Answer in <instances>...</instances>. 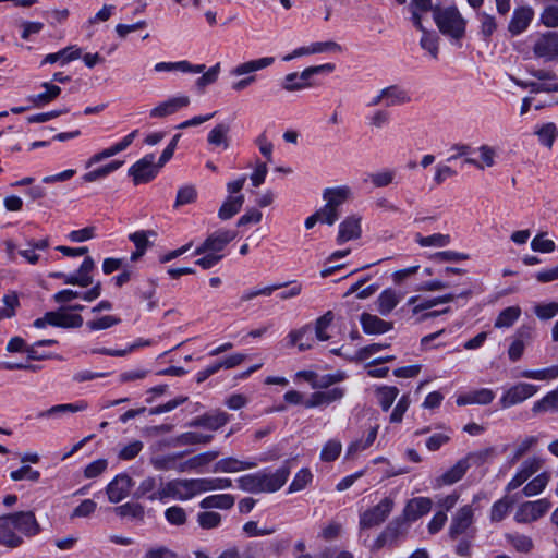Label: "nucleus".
<instances>
[{"instance_id": "obj_1", "label": "nucleus", "mask_w": 558, "mask_h": 558, "mask_svg": "<svg viewBox=\"0 0 558 558\" xmlns=\"http://www.w3.org/2000/svg\"><path fill=\"white\" fill-rule=\"evenodd\" d=\"M39 532V525L32 511H20L0 517V545L15 548L23 543V537Z\"/></svg>"}, {"instance_id": "obj_2", "label": "nucleus", "mask_w": 558, "mask_h": 558, "mask_svg": "<svg viewBox=\"0 0 558 558\" xmlns=\"http://www.w3.org/2000/svg\"><path fill=\"white\" fill-rule=\"evenodd\" d=\"M290 472L289 461H286L274 472L264 469L239 477L236 483L240 489L247 493H275L287 483Z\"/></svg>"}, {"instance_id": "obj_3", "label": "nucleus", "mask_w": 558, "mask_h": 558, "mask_svg": "<svg viewBox=\"0 0 558 558\" xmlns=\"http://www.w3.org/2000/svg\"><path fill=\"white\" fill-rule=\"evenodd\" d=\"M201 494L198 478H175L160 482L157 493L149 495L150 501L166 502L168 499L189 500Z\"/></svg>"}, {"instance_id": "obj_4", "label": "nucleus", "mask_w": 558, "mask_h": 558, "mask_svg": "<svg viewBox=\"0 0 558 558\" xmlns=\"http://www.w3.org/2000/svg\"><path fill=\"white\" fill-rule=\"evenodd\" d=\"M433 17L442 35L453 39H461L465 35L466 20L456 5L434 9Z\"/></svg>"}, {"instance_id": "obj_5", "label": "nucleus", "mask_w": 558, "mask_h": 558, "mask_svg": "<svg viewBox=\"0 0 558 558\" xmlns=\"http://www.w3.org/2000/svg\"><path fill=\"white\" fill-rule=\"evenodd\" d=\"M275 62L274 57H263L259 59L248 60L242 63H239L234 68L230 70L231 76H243L238 82H234L231 88L235 92H241L254 84L257 80L256 72L262 71Z\"/></svg>"}, {"instance_id": "obj_6", "label": "nucleus", "mask_w": 558, "mask_h": 558, "mask_svg": "<svg viewBox=\"0 0 558 558\" xmlns=\"http://www.w3.org/2000/svg\"><path fill=\"white\" fill-rule=\"evenodd\" d=\"M336 69L333 63H325L315 66H308L304 69L301 73H289L284 76L282 88L288 92H295L307 88L311 86L308 82L313 75L322 74V73H331Z\"/></svg>"}, {"instance_id": "obj_7", "label": "nucleus", "mask_w": 558, "mask_h": 558, "mask_svg": "<svg viewBox=\"0 0 558 558\" xmlns=\"http://www.w3.org/2000/svg\"><path fill=\"white\" fill-rule=\"evenodd\" d=\"M490 452V449H485L478 452H472L465 459L459 460L451 469H449L440 477L437 478V485H452L459 482L470 468L469 461H473L474 463H482L486 460Z\"/></svg>"}, {"instance_id": "obj_8", "label": "nucleus", "mask_w": 558, "mask_h": 558, "mask_svg": "<svg viewBox=\"0 0 558 558\" xmlns=\"http://www.w3.org/2000/svg\"><path fill=\"white\" fill-rule=\"evenodd\" d=\"M395 501L390 497H385L376 506L365 510L360 514V530H368L380 525L391 513Z\"/></svg>"}, {"instance_id": "obj_9", "label": "nucleus", "mask_w": 558, "mask_h": 558, "mask_svg": "<svg viewBox=\"0 0 558 558\" xmlns=\"http://www.w3.org/2000/svg\"><path fill=\"white\" fill-rule=\"evenodd\" d=\"M407 532L408 526L403 520H401V518H396L376 537L371 546V550L377 551L386 546H397L399 541L405 536Z\"/></svg>"}, {"instance_id": "obj_10", "label": "nucleus", "mask_w": 558, "mask_h": 558, "mask_svg": "<svg viewBox=\"0 0 558 558\" xmlns=\"http://www.w3.org/2000/svg\"><path fill=\"white\" fill-rule=\"evenodd\" d=\"M236 238L233 230L219 229L210 233L205 241L196 247L194 255H201L203 252H209L214 255H225L223 250Z\"/></svg>"}, {"instance_id": "obj_11", "label": "nucleus", "mask_w": 558, "mask_h": 558, "mask_svg": "<svg viewBox=\"0 0 558 558\" xmlns=\"http://www.w3.org/2000/svg\"><path fill=\"white\" fill-rule=\"evenodd\" d=\"M550 507L551 502L547 498L525 501L518 507L513 519L518 523H532L545 515Z\"/></svg>"}, {"instance_id": "obj_12", "label": "nucleus", "mask_w": 558, "mask_h": 558, "mask_svg": "<svg viewBox=\"0 0 558 558\" xmlns=\"http://www.w3.org/2000/svg\"><path fill=\"white\" fill-rule=\"evenodd\" d=\"M537 386L527 383H519L508 388L501 398L499 404L501 409H509L515 404L522 403L537 392Z\"/></svg>"}, {"instance_id": "obj_13", "label": "nucleus", "mask_w": 558, "mask_h": 558, "mask_svg": "<svg viewBox=\"0 0 558 558\" xmlns=\"http://www.w3.org/2000/svg\"><path fill=\"white\" fill-rule=\"evenodd\" d=\"M159 168L155 163V155L147 154L142 159L136 161L129 169V174L133 178L135 185L147 183L155 179L158 174Z\"/></svg>"}, {"instance_id": "obj_14", "label": "nucleus", "mask_w": 558, "mask_h": 558, "mask_svg": "<svg viewBox=\"0 0 558 558\" xmlns=\"http://www.w3.org/2000/svg\"><path fill=\"white\" fill-rule=\"evenodd\" d=\"M533 52L536 58L545 61L558 59V33L547 32L541 35L534 43Z\"/></svg>"}, {"instance_id": "obj_15", "label": "nucleus", "mask_w": 558, "mask_h": 558, "mask_svg": "<svg viewBox=\"0 0 558 558\" xmlns=\"http://www.w3.org/2000/svg\"><path fill=\"white\" fill-rule=\"evenodd\" d=\"M474 522V510L471 505H465L461 507L451 519L450 527H449V536L451 538H457L462 534H466L472 530V525Z\"/></svg>"}, {"instance_id": "obj_16", "label": "nucleus", "mask_w": 558, "mask_h": 558, "mask_svg": "<svg viewBox=\"0 0 558 558\" xmlns=\"http://www.w3.org/2000/svg\"><path fill=\"white\" fill-rule=\"evenodd\" d=\"M345 395L342 387H332L327 390L313 392L305 401L304 407L307 409L327 407L333 402L340 401Z\"/></svg>"}, {"instance_id": "obj_17", "label": "nucleus", "mask_w": 558, "mask_h": 558, "mask_svg": "<svg viewBox=\"0 0 558 558\" xmlns=\"http://www.w3.org/2000/svg\"><path fill=\"white\" fill-rule=\"evenodd\" d=\"M138 135V130H134L131 133H129L126 136H124L121 141L118 143L111 145L110 147H107L102 149L99 153L94 154L85 163V168L88 169L92 166L102 161L104 159L110 158L123 150H125L136 138Z\"/></svg>"}, {"instance_id": "obj_18", "label": "nucleus", "mask_w": 558, "mask_h": 558, "mask_svg": "<svg viewBox=\"0 0 558 558\" xmlns=\"http://www.w3.org/2000/svg\"><path fill=\"white\" fill-rule=\"evenodd\" d=\"M138 135V130H134L131 133H129L126 136H124L121 141L118 143L111 145L110 147H107L102 149L99 153L94 154L85 163V168L88 169L92 166L102 161L104 159L110 158L123 150H125L136 138Z\"/></svg>"}, {"instance_id": "obj_19", "label": "nucleus", "mask_w": 558, "mask_h": 558, "mask_svg": "<svg viewBox=\"0 0 558 558\" xmlns=\"http://www.w3.org/2000/svg\"><path fill=\"white\" fill-rule=\"evenodd\" d=\"M132 485V478L128 474H118L106 487L109 501L117 504L123 500L128 497Z\"/></svg>"}, {"instance_id": "obj_20", "label": "nucleus", "mask_w": 558, "mask_h": 558, "mask_svg": "<svg viewBox=\"0 0 558 558\" xmlns=\"http://www.w3.org/2000/svg\"><path fill=\"white\" fill-rule=\"evenodd\" d=\"M432 506L433 501L428 497L412 498L407 502L401 520H403L404 523L407 521L414 522L423 515L427 514L430 511Z\"/></svg>"}, {"instance_id": "obj_21", "label": "nucleus", "mask_w": 558, "mask_h": 558, "mask_svg": "<svg viewBox=\"0 0 558 558\" xmlns=\"http://www.w3.org/2000/svg\"><path fill=\"white\" fill-rule=\"evenodd\" d=\"M50 326L60 328H80L83 325V317L80 314L70 313L62 306L58 311L48 312Z\"/></svg>"}, {"instance_id": "obj_22", "label": "nucleus", "mask_w": 558, "mask_h": 558, "mask_svg": "<svg viewBox=\"0 0 558 558\" xmlns=\"http://www.w3.org/2000/svg\"><path fill=\"white\" fill-rule=\"evenodd\" d=\"M87 407H88V404L84 400H80L74 403L56 404L47 410L38 412L37 418L59 420L65 414L85 411L87 409Z\"/></svg>"}, {"instance_id": "obj_23", "label": "nucleus", "mask_w": 558, "mask_h": 558, "mask_svg": "<svg viewBox=\"0 0 558 558\" xmlns=\"http://www.w3.org/2000/svg\"><path fill=\"white\" fill-rule=\"evenodd\" d=\"M287 339L289 345L298 347L299 351L303 352L313 347L316 337L313 333L311 325H305L299 329L290 331Z\"/></svg>"}, {"instance_id": "obj_24", "label": "nucleus", "mask_w": 558, "mask_h": 558, "mask_svg": "<svg viewBox=\"0 0 558 558\" xmlns=\"http://www.w3.org/2000/svg\"><path fill=\"white\" fill-rule=\"evenodd\" d=\"M361 233V217L356 215L349 216L339 225L337 242L342 244L359 239Z\"/></svg>"}, {"instance_id": "obj_25", "label": "nucleus", "mask_w": 558, "mask_h": 558, "mask_svg": "<svg viewBox=\"0 0 558 558\" xmlns=\"http://www.w3.org/2000/svg\"><path fill=\"white\" fill-rule=\"evenodd\" d=\"M189 105L190 98L187 96L172 97L153 108L149 112V116L151 118H163L177 112L181 108L187 107Z\"/></svg>"}, {"instance_id": "obj_26", "label": "nucleus", "mask_w": 558, "mask_h": 558, "mask_svg": "<svg viewBox=\"0 0 558 558\" xmlns=\"http://www.w3.org/2000/svg\"><path fill=\"white\" fill-rule=\"evenodd\" d=\"M495 399V392L489 388H481L476 390H471L466 393L460 395L457 398V404L468 405V404H481L486 405L489 404Z\"/></svg>"}, {"instance_id": "obj_27", "label": "nucleus", "mask_w": 558, "mask_h": 558, "mask_svg": "<svg viewBox=\"0 0 558 558\" xmlns=\"http://www.w3.org/2000/svg\"><path fill=\"white\" fill-rule=\"evenodd\" d=\"M363 331L368 335H381L392 329V323L383 320L376 315L363 313L360 318Z\"/></svg>"}, {"instance_id": "obj_28", "label": "nucleus", "mask_w": 558, "mask_h": 558, "mask_svg": "<svg viewBox=\"0 0 558 558\" xmlns=\"http://www.w3.org/2000/svg\"><path fill=\"white\" fill-rule=\"evenodd\" d=\"M384 107L402 106L411 101L408 90L400 85H389L383 88Z\"/></svg>"}, {"instance_id": "obj_29", "label": "nucleus", "mask_w": 558, "mask_h": 558, "mask_svg": "<svg viewBox=\"0 0 558 558\" xmlns=\"http://www.w3.org/2000/svg\"><path fill=\"white\" fill-rule=\"evenodd\" d=\"M257 465L254 461H242L229 457L217 461L214 465L213 472L236 473L244 470L253 469Z\"/></svg>"}, {"instance_id": "obj_30", "label": "nucleus", "mask_w": 558, "mask_h": 558, "mask_svg": "<svg viewBox=\"0 0 558 558\" xmlns=\"http://www.w3.org/2000/svg\"><path fill=\"white\" fill-rule=\"evenodd\" d=\"M206 69L205 64H192L186 60L177 62H158L155 64L156 72L181 71L183 73H201Z\"/></svg>"}, {"instance_id": "obj_31", "label": "nucleus", "mask_w": 558, "mask_h": 558, "mask_svg": "<svg viewBox=\"0 0 558 558\" xmlns=\"http://www.w3.org/2000/svg\"><path fill=\"white\" fill-rule=\"evenodd\" d=\"M402 296V293L393 289L384 290L377 299V311L383 316H387L399 304Z\"/></svg>"}, {"instance_id": "obj_32", "label": "nucleus", "mask_w": 558, "mask_h": 558, "mask_svg": "<svg viewBox=\"0 0 558 558\" xmlns=\"http://www.w3.org/2000/svg\"><path fill=\"white\" fill-rule=\"evenodd\" d=\"M349 195L350 189L347 186L329 187L324 191L323 198L326 201L328 206L340 211L339 208L349 198Z\"/></svg>"}, {"instance_id": "obj_33", "label": "nucleus", "mask_w": 558, "mask_h": 558, "mask_svg": "<svg viewBox=\"0 0 558 558\" xmlns=\"http://www.w3.org/2000/svg\"><path fill=\"white\" fill-rule=\"evenodd\" d=\"M229 421V415L226 412H217L215 414H205L196 417L191 425L202 426L210 430H217Z\"/></svg>"}, {"instance_id": "obj_34", "label": "nucleus", "mask_w": 558, "mask_h": 558, "mask_svg": "<svg viewBox=\"0 0 558 558\" xmlns=\"http://www.w3.org/2000/svg\"><path fill=\"white\" fill-rule=\"evenodd\" d=\"M505 539L508 545H510L515 551L520 554L527 555L534 549V542L527 535L518 532L506 533Z\"/></svg>"}, {"instance_id": "obj_35", "label": "nucleus", "mask_w": 558, "mask_h": 558, "mask_svg": "<svg viewBox=\"0 0 558 558\" xmlns=\"http://www.w3.org/2000/svg\"><path fill=\"white\" fill-rule=\"evenodd\" d=\"M81 53L82 50L78 47L68 46L56 53L47 54L41 63H56L60 61L61 65H65L66 63L78 59Z\"/></svg>"}, {"instance_id": "obj_36", "label": "nucleus", "mask_w": 558, "mask_h": 558, "mask_svg": "<svg viewBox=\"0 0 558 558\" xmlns=\"http://www.w3.org/2000/svg\"><path fill=\"white\" fill-rule=\"evenodd\" d=\"M244 203V195H229L226 201L222 203L221 207L218 210V217L221 220H228L231 219L233 216H235L240 209L242 208Z\"/></svg>"}, {"instance_id": "obj_37", "label": "nucleus", "mask_w": 558, "mask_h": 558, "mask_svg": "<svg viewBox=\"0 0 558 558\" xmlns=\"http://www.w3.org/2000/svg\"><path fill=\"white\" fill-rule=\"evenodd\" d=\"M531 338V328L530 327H521L517 330L515 339L509 347L508 355L512 362H515L521 359L525 343V339Z\"/></svg>"}, {"instance_id": "obj_38", "label": "nucleus", "mask_w": 558, "mask_h": 558, "mask_svg": "<svg viewBox=\"0 0 558 558\" xmlns=\"http://www.w3.org/2000/svg\"><path fill=\"white\" fill-rule=\"evenodd\" d=\"M41 87L45 88V92L28 97V100L35 107L46 106L47 104L56 99L61 93V88L59 86L53 85L49 82H44L41 84Z\"/></svg>"}, {"instance_id": "obj_39", "label": "nucleus", "mask_w": 558, "mask_h": 558, "mask_svg": "<svg viewBox=\"0 0 558 558\" xmlns=\"http://www.w3.org/2000/svg\"><path fill=\"white\" fill-rule=\"evenodd\" d=\"M532 20V13L530 10L521 9L515 10L509 22L508 31L512 35H519L524 32Z\"/></svg>"}, {"instance_id": "obj_40", "label": "nucleus", "mask_w": 558, "mask_h": 558, "mask_svg": "<svg viewBox=\"0 0 558 558\" xmlns=\"http://www.w3.org/2000/svg\"><path fill=\"white\" fill-rule=\"evenodd\" d=\"M234 505V497L230 494L210 495L205 497L201 502L199 507L203 509H230Z\"/></svg>"}, {"instance_id": "obj_41", "label": "nucleus", "mask_w": 558, "mask_h": 558, "mask_svg": "<svg viewBox=\"0 0 558 558\" xmlns=\"http://www.w3.org/2000/svg\"><path fill=\"white\" fill-rule=\"evenodd\" d=\"M476 11V19L480 21V35L485 41H489L490 37L497 29V22L496 19L484 12V11Z\"/></svg>"}, {"instance_id": "obj_42", "label": "nucleus", "mask_w": 558, "mask_h": 558, "mask_svg": "<svg viewBox=\"0 0 558 558\" xmlns=\"http://www.w3.org/2000/svg\"><path fill=\"white\" fill-rule=\"evenodd\" d=\"M521 313V307L518 305L506 307L497 316L494 327L510 328L520 318Z\"/></svg>"}, {"instance_id": "obj_43", "label": "nucleus", "mask_w": 558, "mask_h": 558, "mask_svg": "<svg viewBox=\"0 0 558 558\" xmlns=\"http://www.w3.org/2000/svg\"><path fill=\"white\" fill-rule=\"evenodd\" d=\"M123 165V161H119V160H113L105 166H101L97 169H94L87 173H85L83 177H82V180L86 183H89V182H95V181H98V180H101L106 177H108L110 173L114 172L116 170H118L119 168H121Z\"/></svg>"}, {"instance_id": "obj_44", "label": "nucleus", "mask_w": 558, "mask_h": 558, "mask_svg": "<svg viewBox=\"0 0 558 558\" xmlns=\"http://www.w3.org/2000/svg\"><path fill=\"white\" fill-rule=\"evenodd\" d=\"M550 480L548 472H543L530 481L522 489L525 497H532L541 494L547 486Z\"/></svg>"}, {"instance_id": "obj_45", "label": "nucleus", "mask_w": 558, "mask_h": 558, "mask_svg": "<svg viewBox=\"0 0 558 558\" xmlns=\"http://www.w3.org/2000/svg\"><path fill=\"white\" fill-rule=\"evenodd\" d=\"M378 428H379L378 425L373 426L372 428H369L365 439H360V440L353 441L348 447L347 456L348 457H353L356 453H359V452L369 448L374 444V441H375V439L377 437Z\"/></svg>"}, {"instance_id": "obj_46", "label": "nucleus", "mask_w": 558, "mask_h": 558, "mask_svg": "<svg viewBox=\"0 0 558 558\" xmlns=\"http://www.w3.org/2000/svg\"><path fill=\"white\" fill-rule=\"evenodd\" d=\"M230 132V125L227 123L217 124L207 136V141L210 145L214 146H223L227 148L228 144V134Z\"/></svg>"}, {"instance_id": "obj_47", "label": "nucleus", "mask_w": 558, "mask_h": 558, "mask_svg": "<svg viewBox=\"0 0 558 558\" xmlns=\"http://www.w3.org/2000/svg\"><path fill=\"white\" fill-rule=\"evenodd\" d=\"M150 343L151 342L149 340L137 339L135 342H133L125 349L113 350V349H107V348H99V349L92 350V353L104 354V355H109V356H125L138 348L150 345Z\"/></svg>"}, {"instance_id": "obj_48", "label": "nucleus", "mask_w": 558, "mask_h": 558, "mask_svg": "<svg viewBox=\"0 0 558 558\" xmlns=\"http://www.w3.org/2000/svg\"><path fill=\"white\" fill-rule=\"evenodd\" d=\"M398 395L399 389L395 386H380L376 389V397L385 412L390 409Z\"/></svg>"}, {"instance_id": "obj_49", "label": "nucleus", "mask_w": 558, "mask_h": 558, "mask_svg": "<svg viewBox=\"0 0 558 558\" xmlns=\"http://www.w3.org/2000/svg\"><path fill=\"white\" fill-rule=\"evenodd\" d=\"M335 316L331 311H327L323 316L316 319L313 333L318 341H327L330 336L327 333V329L331 325Z\"/></svg>"}, {"instance_id": "obj_50", "label": "nucleus", "mask_w": 558, "mask_h": 558, "mask_svg": "<svg viewBox=\"0 0 558 558\" xmlns=\"http://www.w3.org/2000/svg\"><path fill=\"white\" fill-rule=\"evenodd\" d=\"M199 492L222 490L232 486V481L227 477L198 478Z\"/></svg>"}, {"instance_id": "obj_51", "label": "nucleus", "mask_w": 558, "mask_h": 558, "mask_svg": "<svg viewBox=\"0 0 558 558\" xmlns=\"http://www.w3.org/2000/svg\"><path fill=\"white\" fill-rule=\"evenodd\" d=\"M535 133L538 136L539 143L548 148H551L555 140L558 137V129L553 122L543 124Z\"/></svg>"}, {"instance_id": "obj_52", "label": "nucleus", "mask_w": 558, "mask_h": 558, "mask_svg": "<svg viewBox=\"0 0 558 558\" xmlns=\"http://www.w3.org/2000/svg\"><path fill=\"white\" fill-rule=\"evenodd\" d=\"M415 241L422 246V247H444L447 246L450 243V235L448 234H441V233H434L428 236H423L420 233L415 235Z\"/></svg>"}, {"instance_id": "obj_53", "label": "nucleus", "mask_w": 558, "mask_h": 558, "mask_svg": "<svg viewBox=\"0 0 558 558\" xmlns=\"http://www.w3.org/2000/svg\"><path fill=\"white\" fill-rule=\"evenodd\" d=\"M511 506H512V502L507 497H504V498L495 501L490 509V514H489L490 521L492 522L502 521L509 513Z\"/></svg>"}, {"instance_id": "obj_54", "label": "nucleus", "mask_w": 558, "mask_h": 558, "mask_svg": "<svg viewBox=\"0 0 558 558\" xmlns=\"http://www.w3.org/2000/svg\"><path fill=\"white\" fill-rule=\"evenodd\" d=\"M95 268V262L90 256H86L77 269L76 274L81 281V287L86 288L93 284L92 271Z\"/></svg>"}, {"instance_id": "obj_55", "label": "nucleus", "mask_w": 558, "mask_h": 558, "mask_svg": "<svg viewBox=\"0 0 558 558\" xmlns=\"http://www.w3.org/2000/svg\"><path fill=\"white\" fill-rule=\"evenodd\" d=\"M342 379H343V375L340 373L325 374V375H318L316 373L314 383H312V388L317 389V391L327 390V389H330L331 386L341 381Z\"/></svg>"}, {"instance_id": "obj_56", "label": "nucleus", "mask_w": 558, "mask_h": 558, "mask_svg": "<svg viewBox=\"0 0 558 558\" xmlns=\"http://www.w3.org/2000/svg\"><path fill=\"white\" fill-rule=\"evenodd\" d=\"M220 70L221 68L219 62L209 68L207 71L204 70L202 72L203 75L195 82L196 87L203 92L206 86L214 84L218 80Z\"/></svg>"}, {"instance_id": "obj_57", "label": "nucleus", "mask_w": 558, "mask_h": 558, "mask_svg": "<svg viewBox=\"0 0 558 558\" xmlns=\"http://www.w3.org/2000/svg\"><path fill=\"white\" fill-rule=\"evenodd\" d=\"M420 46L422 49L428 51L434 59L438 58V36L435 33L424 31L420 40Z\"/></svg>"}, {"instance_id": "obj_58", "label": "nucleus", "mask_w": 558, "mask_h": 558, "mask_svg": "<svg viewBox=\"0 0 558 558\" xmlns=\"http://www.w3.org/2000/svg\"><path fill=\"white\" fill-rule=\"evenodd\" d=\"M157 233L154 230H141L133 232L129 235V240L134 243L136 248L146 252L147 247L151 245L149 238H156Z\"/></svg>"}, {"instance_id": "obj_59", "label": "nucleus", "mask_w": 558, "mask_h": 558, "mask_svg": "<svg viewBox=\"0 0 558 558\" xmlns=\"http://www.w3.org/2000/svg\"><path fill=\"white\" fill-rule=\"evenodd\" d=\"M121 319L112 315H106L97 319L88 320L86 327L89 331L105 330L120 324Z\"/></svg>"}, {"instance_id": "obj_60", "label": "nucleus", "mask_w": 558, "mask_h": 558, "mask_svg": "<svg viewBox=\"0 0 558 558\" xmlns=\"http://www.w3.org/2000/svg\"><path fill=\"white\" fill-rule=\"evenodd\" d=\"M313 474L308 469H301L289 486V493L300 492L311 483Z\"/></svg>"}, {"instance_id": "obj_61", "label": "nucleus", "mask_w": 558, "mask_h": 558, "mask_svg": "<svg viewBox=\"0 0 558 558\" xmlns=\"http://www.w3.org/2000/svg\"><path fill=\"white\" fill-rule=\"evenodd\" d=\"M342 446L340 441L328 440L322 449L320 459L325 462H332L338 459L341 453Z\"/></svg>"}, {"instance_id": "obj_62", "label": "nucleus", "mask_w": 558, "mask_h": 558, "mask_svg": "<svg viewBox=\"0 0 558 558\" xmlns=\"http://www.w3.org/2000/svg\"><path fill=\"white\" fill-rule=\"evenodd\" d=\"M183 452L172 453L163 457L153 458L150 460L156 470H172L175 469L177 460L183 457Z\"/></svg>"}, {"instance_id": "obj_63", "label": "nucleus", "mask_w": 558, "mask_h": 558, "mask_svg": "<svg viewBox=\"0 0 558 558\" xmlns=\"http://www.w3.org/2000/svg\"><path fill=\"white\" fill-rule=\"evenodd\" d=\"M197 197L196 189L193 185H185L179 189L177 193L175 207L194 203Z\"/></svg>"}, {"instance_id": "obj_64", "label": "nucleus", "mask_w": 558, "mask_h": 558, "mask_svg": "<svg viewBox=\"0 0 558 558\" xmlns=\"http://www.w3.org/2000/svg\"><path fill=\"white\" fill-rule=\"evenodd\" d=\"M165 518L172 525H183L186 522V512L180 506H172L165 511Z\"/></svg>"}]
</instances>
